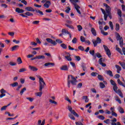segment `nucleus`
I'll return each mask as SVG.
<instances>
[{"instance_id":"1","label":"nucleus","mask_w":125,"mask_h":125,"mask_svg":"<svg viewBox=\"0 0 125 125\" xmlns=\"http://www.w3.org/2000/svg\"><path fill=\"white\" fill-rule=\"evenodd\" d=\"M77 83H78L77 79L73 75H68L67 86L69 88L71 87V83L73 85H77Z\"/></svg>"},{"instance_id":"2","label":"nucleus","mask_w":125,"mask_h":125,"mask_svg":"<svg viewBox=\"0 0 125 125\" xmlns=\"http://www.w3.org/2000/svg\"><path fill=\"white\" fill-rule=\"evenodd\" d=\"M37 78L39 79V91H42V89L44 88V86L46 85L45 82L43 81V79L40 75H36Z\"/></svg>"},{"instance_id":"3","label":"nucleus","mask_w":125,"mask_h":125,"mask_svg":"<svg viewBox=\"0 0 125 125\" xmlns=\"http://www.w3.org/2000/svg\"><path fill=\"white\" fill-rule=\"evenodd\" d=\"M115 35L117 41H119V44L121 47H123L124 46V39L123 37H121V35L118 32H115Z\"/></svg>"},{"instance_id":"4","label":"nucleus","mask_w":125,"mask_h":125,"mask_svg":"<svg viewBox=\"0 0 125 125\" xmlns=\"http://www.w3.org/2000/svg\"><path fill=\"white\" fill-rule=\"evenodd\" d=\"M102 40L101 39H100V38L99 37H97L96 40H92V42L94 44V47H96V46L97 45V43H101V42H102Z\"/></svg>"},{"instance_id":"5","label":"nucleus","mask_w":125,"mask_h":125,"mask_svg":"<svg viewBox=\"0 0 125 125\" xmlns=\"http://www.w3.org/2000/svg\"><path fill=\"white\" fill-rule=\"evenodd\" d=\"M68 110L69 111V112H70L71 114H73V115H74V116H75V117L79 118V114H78V113H77L74 110H73V108H72V106L68 105Z\"/></svg>"},{"instance_id":"6","label":"nucleus","mask_w":125,"mask_h":125,"mask_svg":"<svg viewBox=\"0 0 125 125\" xmlns=\"http://www.w3.org/2000/svg\"><path fill=\"white\" fill-rule=\"evenodd\" d=\"M104 6H105L106 8V13H111V10H112V9L111 8V7H110V6L108 5V4H107L105 3H104Z\"/></svg>"},{"instance_id":"7","label":"nucleus","mask_w":125,"mask_h":125,"mask_svg":"<svg viewBox=\"0 0 125 125\" xmlns=\"http://www.w3.org/2000/svg\"><path fill=\"white\" fill-rule=\"evenodd\" d=\"M46 41L47 42H49V43H51V44H53V45H56V44H57V42H56L53 41L50 38H47Z\"/></svg>"},{"instance_id":"8","label":"nucleus","mask_w":125,"mask_h":125,"mask_svg":"<svg viewBox=\"0 0 125 125\" xmlns=\"http://www.w3.org/2000/svg\"><path fill=\"white\" fill-rule=\"evenodd\" d=\"M50 5H51V2H50V0H46L45 3L43 4L44 7L46 8H49Z\"/></svg>"},{"instance_id":"9","label":"nucleus","mask_w":125,"mask_h":125,"mask_svg":"<svg viewBox=\"0 0 125 125\" xmlns=\"http://www.w3.org/2000/svg\"><path fill=\"white\" fill-rule=\"evenodd\" d=\"M62 32L63 33H64V34H68L69 36L70 39L72 38V34L69 32V31L67 30H65V29H62Z\"/></svg>"},{"instance_id":"10","label":"nucleus","mask_w":125,"mask_h":125,"mask_svg":"<svg viewBox=\"0 0 125 125\" xmlns=\"http://www.w3.org/2000/svg\"><path fill=\"white\" fill-rule=\"evenodd\" d=\"M29 68L30 70H31V71H33V72H37V71H38V70H39V69H38V68H37L36 66H34L29 65Z\"/></svg>"},{"instance_id":"11","label":"nucleus","mask_w":125,"mask_h":125,"mask_svg":"<svg viewBox=\"0 0 125 125\" xmlns=\"http://www.w3.org/2000/svg\"><path fill=\"white\" fill-rule=\"evenodd\" d=\"M44 66L45 67H49L50 66H55V63L53 62H46L45 64H44Z\"/></svg>"},{"instance_id":"12","label":"nucleus","mask_w":125,"mask_h":125,"mask_svg":"<svg viewBox=\"0 0 125 125\" xmlns=\"http://www.w3.org/2000/svg\"><path fill=\"white\" fill-rule=\"evenodd\" d=\"M103 60V58H100L99 60V63L100 65H102V67H106V63H103V62L102 61Z\"/></svg>"},{"instance_id":"13","label":"nucleus","mask_w":125,"mask_h":125,"mask_svg":"<svg viewBox=\"0 0 125 125\" xmlns=\"http://www.w3.org/2000/svg\"><path fill=\"white\" fill-rule=\"evenodd\" d=\"M115 50H116V51H118V52H119V53H120V54H121V55H123V52H122V49H121V48H120V47H119V45H116Z\"/></svg>"},{"instance_id":"14","label":"nucleus","mask_w":125,"mask_h":125,"mask_svg":"<svg viewBox=\"0 0 125 125\" xmlns=\"http://www.w3.org/2000/svg\"><path fill=\"white\" fill-rule=\"evenodd\" d=\"M115 92L116 93H117V94H118V95H119V96H120L121 98H124V95H123V93L122 92V91H121V90L118 89Z\"/></svg>"},{"instance_id":"15","label":"nucleus","mask_w":125,"mask_h":125,"mask_svg":"<svg viewBox=\"0 0 125 125\" xmlns=\"http://www.w3.org/2000/svg\"><path fill=\"white\" fill-rule=\"evenodd\" d=\"M115 68L117 69V73H118V74H120V72L122 71V67L120 66V65L116 64Z\"/></svg>"},{"instance_id":"16","label":"nucleus","mask_w":125,"mask_h":125,"mask_svg":"<svg viewBox=\"0 0 125 125\" xmlns=\"http://www.w3.org/2000/svg\"><path fill=\"white\" fill-rule=\"evenodd\" d=\"M60 69L62 71H68V70H69V68H68V66L67 65H62L60 68Z\"/></svg>"},{"instance_id":"17","label":"nucleus","mask_w":125,"mask_h":125,"mask_svg":"<svg viewBox=\"0 0 125 125\" xmlns=\"http://www.w3.org/2000/svg\"><path fill=\"white\" fill-rule=\"evenodd\" d=\"M69 1L74 5V6H76V5H78V4H77V2H79V0H69Z\"/></svg>"},{"instance_id":"18","label":"nucleus","mask_w":125,"mask_h":125,"mask_svg":"<svg viewBox=\"0 0 125 125\" xmlns=\"http://www.w3.org/2000/svg\"><path fill=\"white\" fill-rule=\"evenodd\" d=\"M91 32L92 35L94 36V37H96L97 34L96 33V30H95V29H94V28L93 27L91 28Z\"/></svg>"},{"instance_id":"19","label":"nucleus","mask_w":125,"mask_h":125,"mask_svg":"<svg viewBox=\"0 0 125 125\" xmlns=\"http://www.w3.org/2000/svg\"><path fill=\"white\" fill-rule=\"evenodd\" d=\"M74 7L75 9L76 10L77 12L79 14H82V13L81 12V11H80V8H81V7L79 6V5H76V6H74Z\"/></svg>"},{"instance_id":"20","label":"nucleus","mask_w":125,"mask_h":125,"mask_svg":"<svg viewBox=\"0 0 125 125\" xmlns=\"http://www.w3.org/2000/svg\"><path fill=\"white\" fill-rule=\"evenodd\" d=\"M89 53L90 54H91V55H92V56L94 58V59H96V55L95 54V51H94V50H90Z\"/></svg>"},{"instance_id":"21","label":"nucleus","mask_w":125,"mask_h":125,"mask_svg":"<svg viewBox=\"0 0 125 125\" xmlns=\"http://www.w3.org/2000/svg\"><path fill=\"white\" fill-rule=\"evenodd\" d=\"M25 10H27V11H32L33 12L35 11V10L32 7H26L25 8Z\"/></svg>"},{"instance_id":"22","label":"nucleus","mask_w":125,"mask_h":125,"mask_svg":"<svg viewBox=\"0 0 125 125\" xmlns=\"http://www.w3.org/2000/svg\"><path fill=\"white\" fill-rule=\"evenodd\" d=\"M16 12L18 13H23L24 12V10L20 9V8H17L16 9Z\"/></svg>"},{"instance_id":"23","label":"nucleus","mask_w":125,"mask_h":125,"mask_svg":"<svg viewBox=\"0 0 125 125\" xmlns=\"http://www.w3.org/2000/svg\"><path fill=\"white\" fill-rule=\"evenodd\" d=\"M19 48V45H15L13 46L11 48V51H14L15 50H17V49Z\"/></svg>"},{"instance_id":"24","label":"nucleus","mask_w":125,"mask_h":125,"mask_svg":"<svg viewBox=\"0 0 125 125\" xmlns=\"http://www.w3.org/2000/svg\"><path fill=\"white\" fill-rule=\"evenodd\" d=\"M82 99L85 100V103H87L89 101V99L87 98V96H83L82 97Z\"/></svg>"},{"instance_id":"25","label":"nucleus","mask_w":125,"mask_h":125,"mask_svg":"<svg viewBox=\"0 0 125 125\" xmlns=\"http://www.w3.org/2000/svg\"><path fill=\"white\" fill-rule=\"evenodd\" d=\"M107 75H108L110 77H113L114 75H113V72L111 70H107L106 71Z\"/></svg>"},{"instance_id":"26","label":"nucleus","mask_w":125,"mask_h":125,"mask_svg":"<svg viewBox=\"0 0 125 125\" xmlns=\"http://www.w3.org/2000/svg\"><path fill=\"white\" fill-rule=\"evenodd\" d=\"M17 62L19 65H20V64H22V63H23V62H22V59H21V57L18 58Z\"/></svg>"},{"instance_id":"27","label":"nucleus","mask_w":125,"mask_h":125,"mask_svg":"<svg viewBox=\"0 0 125 125\" xmlns=\"http://www.w3.org/2000/svg\"><path fill=\"white\" fill-rule=\"evenodd\" d=\"M117 82L120 85H122V86L125 87V84H124V83H123V82H122L120 79H118Z\"/></svg>"},{"instance_id":"28","label":"nucleus","mask_w":125,"mask_h":125,"mask_svg":"<svg viewBox=\"0 0 125 125\" xmlns=\"http://www.w3.org/2000/svg\"><path fill=\"white\" fill-rule=\"evenodd\" d=\"M39 92H37L35 93L36 96H39V97H41L42 95V91H40Z\"/></svg>"},{"instance_id":"29","label":"nucleus","mask_w":125,"mask_h":125,"mask_svg":"<svg viewBox=\"0 0 125 125\" xmlns=\"http://www.w3.org/2000/svg\"><path fill=\"white\" fill-rule=\"evenodd\" d=\"M117 14L119 17H122V10L121 9H117Z\"/></svg>"},{"instance_id":"30","label":"nucleus","mask_w":125,"mask_h":125,"mask_svg":"<svg viewBox=\"0 0 125 125\" xmlns=\"http://www.w3.org/2000/svg\"><path fill=\"white\" fill-rule=\"evenodd\" d=\"M10 85L11 86H12V87H15V86H18V83L17 82H15L14 83L10 84Z\"/></svg>"},{"instance_id":"31","label":"nucleus","mask_w":125,"mask_h":125,"mask_svg":"<svg viewBox=\"0 0 125 125\" xmlns=\"http://www.w3.org/2000/svg\"><path fill=\"white\" fill-rule=\"evenodd\" d=\"M26 16H34V14L30 12H27L25 13Z\"/></svg>"},{"instance_id":"32","label":"nucleus","mask_w":125,"mask_h":125,"mask_svg":"<svg viewBox=\"0 0 125 125\" xmlns=\"http://www.w3.org/2000/svg\"><path fill=\"white\" fill-rule=\"evenodd\" d=\"M68 117H69V118H70V119L71 120H73V121H75V120H76V119L75 118V117H74V115H73L72 113H69L68 115Z\"/></svg>"},{"instance_id":"33","label":"nucleus","mask_w":125,"mask_h":125,"mask_svg":"<svg viewBox=\"0 0 125 125\" xmlns=\"http://www.w3.org/2000/svg\"><path fill=\"white\" fill-rule=\"evenodd\" d=\"M98 79L99 81H104V78H103V76L101 75H98Z\"/></svg>"},{"instance_id":"34","label":"nucleus","mask_w":125,"mask_h":125,"mask_svg":"<svg viewBox=\"0 0 125 125\" xmlns=\"http://www.w3.org/2000/svg\"><path fill=\"white\" fill-rule=\"evenodd\" d=\"M65 58L68 60V61H72V58H71V55L65 56Z\"/></svg>"},{"instance_id":"35","label":"nucleus","mask_w":125,"mask_h":125,"mask_svg":"<svg viewBox=\"0 0 125 125\" xmlns=\"http://www.w3.org/2000/svg\"><path fill=\"white\" fill-rule=\"evenodd\" d=\"M26 71H27V69H26L25 68H22L20 69L19 72V73H23V72H26Z\"/></svg>"},{"instance_id":"36","label":"nucleus","mask_w":125,"mask_h":125,"mask_svg":"<svg viewBox=\"0 0 125 125\" xmlns=\"http://www.w3.org/2000/svg\"><path fill=\"white\" fill-rule=\"evenodd\" d=\"M100 87H101V88H105V87H106V86L105 85V84H104V83H103L100 82Z\"/></svg>"},{"instance_id":"37","label":"nucleus","mask_w":125,"mask_h":125,"mask_svg":"<svg viewBox=\"0 0 125 125\" xmlns=\"http://www.w3.org/2000/svg\"><path fill=\"white\" fill-rule=\"evenodd\" d=\"M115 100L116 101H118V102L119 103V104H122V101H121V100H120V98H119V97L118 96H115Z\"/></svg>"},{"instance_id":"38","label":"nucleus","mask_w":125,"mask_h":125,"mask_svg":"<svg viewBox=\"0 0 125 125\" xmlns=\"http://www.w3.org/2000/svg\"><path fill=\"white\" fill-rule=\"evenodd\" d=\"M45 57L43 55H39L37 56V59H45Z\"/></svg>"},{"instance_id":"39","label":"nucleus","mask_w":125,"mask_h":125,"mask_svg":"<svg viewBox=\"0 0 125 125\" xmlns=\"http://www.w3.org/2000/svg\"><path fill=\"white\" fill-rule=\"evenodd\" d=\"M36 12L37 13H39V14H40V15H43V13L42 12V11L40 10H35Z\"/></svg>"},{"instance_id":"40","label":"nucleus","mask_w":125,"mask_h":125,"mask_svg":"<svg viewBox=\"0 0 125 125\" xmlns=\"http://www.w3.org/2000/svg\"><path fill=\"white\" fill-rule=\"evenodd\" d=\"M119 111L120 112V113H121V114H124V113H125V110H124V109L121 107H119Z\"/></svg>"},{"instance_id":"41","label":"nucleus","mask_w":125,"mask_h":125,"mask_svg":"<svg viewBox=\"0 0 125 125\" xmlns=\"http://www.w3.org/2000/svg\"><path fill=\"white\" fill-rule=\"evenodd\" d=\"M61 46L64 49H67V45L65 43H62Z\"/></svg>"},{"instance_id":"42","label":"nucleus","mask_w":125,"mask_h":125,"mask_svg":"<svg viewBox=\"0 0 125 125\" xmlns=\"http://www.w3.org/2000/svg\"><path fill=\"white\" fill-rule=\"evenodd\" d=\"M109 25L112 30H114V25L113 24V22L112 21L109 22Z\"/></svg>"},{"instance_id":"43","label":"nucleus","mask_w":125,"mask_h":125,"mask_svg":"<svg viewBox=\"0 0 125 125\" xmlns=\"http://www.w3.org/2000/svg\"><path fill=\"white\" fill-rule=\"evenodd\" d=\"M49 102H50V103H52V104H55V105H57V102H56L55 101H53L51 99H50L49 100Z\"/></svg>"},{"instance_id":"44","label":"nucleus","mask_w":125,"mask_h":125,"mask_svg":"<svg viewBox=\"0 0 125 125\" xmlns=\"http://www.w3.org/2000/svg\"><path fill=\"white\" fill-rule=\"evenodd\" d=\"M119 64L122 67L123 69H125V62H119Z\"/></svg>"},{"instance_id":"45","label":"nucleus","mask_w":125,"mask_h":125,"mask_svg":"<svg viewBox=\"0 0 125 125\" xmlns=\"http://www.w3.org/2000/svg\"><path fill=\"white\" fill-rule=\"evenodd\" d=\"M106 52L107 55L108 56V57H111V51H110V49L107 50V51H105Z\"/></svg>"},{"instance_id":"46","label":"nucleus","mask_w":125,"mask_h":125,"mask_svg":"<svg viewBox=\"0 0 125 125\" xmlns=\"http://www.w3.org/2000/svg\"><path fill=\"white\" fill-rule=\"evenodd\" d=\"M65 100H66V101H68L70 104L72 103V101H71V100L69 99V97L67 96H65Z\"/></svg>"},{"instance_id":"47","label":"nucleus","mask_w":125,"mask_h":125,"mask_svg":"<svg viewBox=\"0 0 125 125\" xmlns=\"http://www.w3.org/2000/svg\"><path fill=\"white\" fill-rule=\"evenodd\" d=\"M26 90V87L23 88L20 92L21 95H23V94L24 93V91Z\"/></svg>"},{"instance_id":"48","label":"nucleus","mask_w":125,"mask_h":125,"mask_svg":"<svg viewBox=\"0 0 125 125\" xmlns=\"http://www.w3.org/2000/svg\"><path fill=\"white\" fill-rule=\"evenodd\" d=\"M96 57H98V58H102V55L100 54V53L97 52V53L95 54Z\"/></svg>"},{"instance_id":"49","label":"nucleus","mask_w":125,"mask_h":125,"mask_svg":"<svg viewBox=\"0 0 125 125\" xmlns=\"http://www.w3.org/2000/svg\"><path fill=\"white\" fill-rule=\"evenodd\" d=\"M116 31L118 32L120 30V24L118 23L116 24V28H115Z\"/></svg>"},{"instance_id":"50","label":"nucleus","mask_w":125,"mask_h":125,"mask_svg":"<svg viewBox=\"0 0 125 125\" xmlns=\"http://www.w3.org/2000/svg\"><path fill=\"white\" fill-rule=\"evenodd\" d=\"M98 119H100V120H102V121L105 120V117L103 115L98 116Z\"/></svg>"},{"instance_id":"51","label":"nucleus","mask_w":125,"mask_h":125,"mask_svg":"<svg viewBox=\"0 0 125 125\" xmlns=\"http://www.w3.org/2000/svg\"><path fill=\"white\" fill-rule=\"evenodd\" d=\"M77 42H78V39L77 38H74L72 41V43H77Z\"/></svg>"},{"instance_id":"52","label":"nucleus","mask_w":125,"mask_h":125,"mask_svg":"<svg viewBox=\"0 0 125 125\" xmlns=\"http://www.w3.org/2000/svg\"><path fill=\"white\" fill-rule=\"evenodd\" d=\"M65 26H66V27H68V28H69V29H72V30H74L75 29L73 25H69L67 24H65Z\"/></svg>"},{"instance_id":"53","label":"nucleus","mask_w":125,"mask_h":125,"mask_svg":"<svg viewBox=\"0 0 125 125\" xmlns=\"http://www.w3.org/2000/svg\"><path fill=\"white\" fill-rule=\"evenodd\" d=\"M119 22L121 23V25H123V24H124V23H123V22H124V20H123V19L122 18V17H119Z\"/></svg>"},{"instance_id":"54","label":"nucleus","mask_w":125,"mask_h":125,"mask_svg":"<svg viewBox=\"0 0 125 125\" xmlns=\"http://www.w3.org/2000/svg\"><path fill=\"white\" fill-rule=\"evenodd\" d=\"M9 65H10V66H16L17 64L16 63V62H9Z\"/></svg>"},{"instance_id":"55","label":"nucleus","mask_w":125,"mask_h":125,"mask_svg":"<svg viewBox=\"0 0 125 125\" xmlns=\"http://www.w3.org/2000/svg\"><path fill=\"white\" fill-rule=\"evenodd\" d=\"M80 40L82 42H85V39L83 36H81Z\"/></svg>"},{"instance_id":"56","label":"nucleus","mask_w":125,"mask_h":125,"mask_svg":"<svg viewBox=\"0 0 125 125\" xmlns=\"http://www.w3.org/2000/svg\"><path fill=\"white\" fill-rule=\"evenodd\" d=\"M110 83L112 84V85H113V86L117 85L115 81H114V80H110Z\"/></svg>"},{"instance_id":"57","label":"nucleus","mask_w":125,"mask_h":125,"mask_svg":"<svg viewBox=\"0 0 125 125\" xmlns=\"http://www.w3.org/2000/svg\"><path fill=\"white\" fill-rule=\"evenodd\" d=\"M77 27L78 29V31H79V32H81V31L83 30V27H82V25H78L77 26Z\"/></svg>"},{"instance_id":"58","label":"nucleus","mask_w":125,"mask_h":125,"mask_svg":"<svg viewBox=\"0 0 125 125\" xmlns=\"http://www.w3.org/2000/svg\"><path fill=\"white\" fill-rule=\"evenodd\" d=\"M67 9L65 10V12L66 13H69L70 12V10H71V8H70L69 6L66 7Z\"/></svg>"},{"instance_id":"59","label":"nucleus","mask_w":125,"mask_h":125,"mask_svg":"<svg viewBox=\"0 0 125 125\" xmlns=\"http://www.w3.org/2000/svg\"><path fill=\"white\" fill-rule=\"evenodd\" d=\"M6 108H7V106L4 105L1 107V111H5L6 110Z\"/></svg>"},{"instance_id":"60","label":"nucleus","mask_w":125,"mask_h":125,"mask_svg":"<svg viewBox=\"0 0 125 125\" xmlns=\"http://www.w3.org/2000/svg\"><path fill=\"white\" fill-rule=\"evenodd\" d=\"M78 49L81 50V51H83L84 50V48L82 46H79L78 47Z\"/></svg>"},{"instance_id":"61","label":"nucleus","mask_w":125,"mask_h":125,"mask_svg":"<svg viewBox=\"0 0 125 125\" xmlns=\"http://www.w3.org/2000/svg\"><path fill=\"white\" fill-rule=\"evenodd\" d=\"M39 23H40L39 21H35L32 22V24H34V25H38Z\"/></svg>"},{"instance_id":"62","label":"nucleus","mask_w":125,"mask_h":125,"mask_svg":"<svg viewBox=\"0 0 125 125\" xmlns=\"http://www.w3.org/2000/svg\"><path fill=\"white\" fill-rule=\"evenodd\" d=\"M113 90L115 91V92L118 90V86H117V85L113 86Z\"/></svg>"},{"instance_id":"63","label":"nucleus","mask_w":125,"mask_h":125,"mask_svg":"<svg viewBox=\"0 0 125 125\" xmlns=\"http://www.w3.org/2000/svg\"><path fill=\"white\" fill-rule=\"evenodd\" d=\"M56 42H58V43H62L63 42L60 39H56Z\"/></svg>"},{"instance_id":"64","label":"nucleus","mask_w":125,"mask_h":125,"mask_svg":"<svg viewBox=\"0 0 125 125\" xmlns=\"http://www.w3.org/2000/svg\"><path fill=\"white\" fill-rule=\"evenodd\" d=\"M101 34H103L104 36H107L108 35V32H104V30H102V32H101Z\"/></svg>"}]
</instances>
